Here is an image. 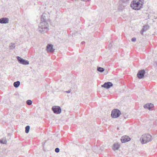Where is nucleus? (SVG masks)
I'll list each match as a JSON object with an SVG mask.
<instances>
[{
	"mask_svg": "<svg viewBox=\"0 0 157 157\" xmlns=\"http://www.w3.org/2000/svg\"><path fill=\"white\" fill-rule=\"evenodd\" d=\"M48 15L44 13L41 16V22L39 26L38 30L41 33L44 31H47L48 30V22H50Z\"/></svg>",
	"mask_w": 157,
	"mask_h": 157,
	"instance_id": "f257e3e1",
	"label": "nucleus"
},
{
	"mask_svg": "<svg viewBox=\"0 0 157 157\" xmlns=\"http://www.w3.org/2000/svg\"><path fill=\"white\" fill-rule=\"evenodd\" d=\"M144 0H133L131 2L130 6L135 10H139L142 8Z\"/></svg>",
	"mask_w": 157,
	"mask_h": 157,
	"instance_id": "f03ea898",
	"label": "nucleus"
},
{
	"mask_svg": "<svg viewBox=\"0 0 157 157\" xmlns=\"http://www.w3.org/2000/svg\"><path fill=\"white\" fill-rule=\"evenodd\" d=\"M142 144H146L152 140L151 136L149 134L143 135L140 139Z\"/></svg>",
	"mask_w": 157,
	"mask_h": 157,
	"instance_id": "7ed1b4c3",
	"label": "nucleus"
},
{
	"mask_svg": "<svg viewBox=\"0 0 157 157\" xmlns=\"http://www.w3.org/2000/svg\"><path fill=\"white\" fill-rule=\"evenodd\" d=\"M121 114L119 110L117 109H113L111 113V117L113 118H116L119 117Z\"/></svg>",
	"mask_w": 157,
	"mask_h": 157,
	"instance_id": "20e7f679",
	"label": "nucleus"
},
{
	"mask_svg": "<svg viewBox=\"0 0 157 157\" xmlns=\"http://www.w3.org/2000/svg\"><path fill=\"white\" fill-rule=\"evenodd\" d=\"M52 110L55 113L59 114L61 112V109L60 106H54L52 107Z\"/></svg>",
	"mask_w": 157,
	"mask_h": 157,
	"instance_id": "39448f33",
	"label": "nucleus"
},
{
	"mask_svg": "<svg viewBox=\"0 0 157 157\" xmlns=\"http://www.w3.org/2000/svg\"><path fill=\"white\" fill-rule=\"evenodd\" d=\"M17 58L18 62L21 64L26 65L29 64V61L24 59L19 56H17Z\"/></svg>",
	"mask_w": 157,
	"mask_h": 157,
	"instance_id": "423d86ee",
	"label": "nucleus"
},
{
	"mask_svg": "<svg viewBox=\"0 0 157 157\" xmlns=\"http://www.w3.org/2000/svg\"><path fill=\"white\" fill-rule=\"evenodd\" d=\"M145 73V71L144 69L141 70L138 72L137 76L139 79H141L144 77Z\"/></svg>",
	"mask_w": 157,
	"mask_h": 157,
	"instance_id": "0eeeda50",
	"label": "nucleus"
},
{
	"mask_svg": "<svg viewBox=\"0 0 157 157\" xmlns=\"http://www.w3.org/2000/svg\"><path fill=\"white\" fill-rule=\"evenodd\" d=\"M113 86V83L112 82H105L104 84L101 86V87L107 89H108L112 86Z\"/></svg>",
	"mask_w": 157,
	"mask_h": 157,
	"instance_id": "6e6552de",
	"label": "nucleus"
},
{
	"mask_svg": "<svg viewBox=\"0 0 157 157\" xmlns=\"http://www.w3.org/2000/svg\"><path fill=\"white\" fill-rule=\"evenodd\" d=\"M130 138L127 136H122L121 138V141L122 143H124L130 141Z\"/></svg>",
	"mask_w": 157,
	"mask_h": 157,
	"instance_id": "1a4fd4ad",
	"label": "nucleus"
},
{
	"mask_svg": "<svg viewBox=\"0 0 157 157\" xmlns=\"http://www.w3.org/2000/svg\"><path fill=\"white\" fill-rule=\"evenodd\" d=\"M47 50L49 52H52L55 49L53 48V45H52L48 44L47 47Z\"/></svg>",
	"mask_w": 157,
	"mask_h": 157,
	"instance_id": "9d476101",
	"label": "nucleus"
},
{
	"mask_svg": "<svg viewBox=\"0 0 157 157\" xmlns=\"http://www.w3.org/2000/svg\"><path fill=\"white\" fill-rule=\"evenodd\" d=\"M9 22V19L7 17H2L0 19V23L6 24Z\"/></svg>",
	"mask_w": 157,
	"mask_h": 157,
	"instance_id": "9b49d317",
	"label": "nucleus"
},
{
	"mask_svg": "<svg viewBox=\"0 0 157 157\" xmlns=\"http://www.w3.org/2000/svg\"><path fill=\"white\" fill-rule=\"evenodd\" d=\"M154 107L153 104L151 103L147 104L144 105V107L145 109H147L151 110Z\"/></svg>",
	"mask_w": 157,
	"mask_h": 157,
	"instance_id": "f8f14e48",
	"label": "nucleus"
},
{
	"mask_svg": "<svg viewBox=\"0 0 157 157\" xmlns=\"http://www.w3.org/2000/svg\"><path fill=\"white\" fill-rule=\"evenodd\" d=\"M149 28V26L147 25H145L144 26L143 28L140 31L141 34L143 35V33L144 32L146 31Z\"/></svg>",
	"mask_w": 157,
	"mask_h": 157,
	"instance_id": "ddd939ff",
	"label": "nucleus"
},
{
	"mask_svg": "<svg viewBox=\"0 0 157 157\" xmlns=\"http://www.w3.org/2000/svg\"><path fill=\"white\" fill-rule=\"evenodd\" d=\"M119 145L118 144H115L113 145V149L114 150H117L119 148Z\"/></svg>",
	"mask_w": 157,
	"mask_h": 157,
	"instance_id": "4468645a",
	"label": "nucleus"
},
{
	"mask_svg": "<svg viewBox=\"0 0 157 157\" xmlns=\"http://www.w3.org/2000/svg\"><path fill=\"white\" fill-rule=\"evenodd\" d=\"M20 82L19 81H17L14 82L13 86L16 88H17L20 85Z\"/></svg>",
	"mask_w": 157,
	"mask_h": 157,
	"instance_id": "2eb2a0df",
	"label": "nucleus"
},
{
	"mask_svg": "<svg viewBox=\"0 0 157 157\" xmlns=\"http://www.w3.org/2000/svg\"><path fill=\"white\" fill-rule=\"evenodd\" d=\"M14 43H11L9 45L10 48V50H12L14 49L15 48L14 45Z\"/></svg>",
	"mask_w": 157,
	"mask_h": 157,
	"instance_id": "dca6fc26",
	"label": "nucleus"
},
{
	"mask_svg": "<svg viewBox=\"0 0 157 157\" xmlns=\"http://www.w3.org/2000/svg\"><path fill=\"white\" fill-rule=\"evenodd\" d=\"M97 70L100 72H102L104 71L105 69L103 68L98 67H97Z\"/></svg>",
	"mask_w": 157,
	"mask_h": 157,
	"instance_id": "f3484780",
	"label": "nucleus"
},
{
	"mask_svg": "<svg viewBox=\"0 0 157 157\" xmlns=\"http://www.w3.org/2000/svg\"><path fill=\"white\" fill-rule=\"evenodd\" d=\"M30 127L29 125L27 126L25 128V132L28 133L29 132Z\"/></svg>",
	"mask_w": 157,
	"mask_h": 157,
	"instance_id": "a211bd4d",
	"label": "nucleus"
},
{
	"mask_svg": "<svg viewBox=\"0 0 157 157\" xmlns=\"http://www.w3.org/2000/svg\"><path fill=\"white\" fill-rule=\"evenodd\" d=\"M98 148H99L97 147L94 146V147H93L92 150H93L94 151L95 153H98L99 152H98L96 150H95L96 149H98Z\"/></svg>",
	"mask_w": 157,
	"mask_h": 157,
	"instance_id": "6ab92c4d",
	"label": "nucleus"
},
{
	"mask_svg": "<svg viewBox=\"0 0 157 157\" xmlns=\"http://www.w3.org/2000/svg\"><path fill=\"white\" fill-rule=\"evenodd\" d=\"M32 101L31 100H28L26 101L27 104L29 105H31L32 104Z\"/></svg>",
	"mask_w": 157,
	"mask_h": 157,
	"instance_id": "aec40b11",
	"label": "nucleus"
},
{
	"mask_svg": "<svg viewBox=\"0 0 157 157\" xmlns=\"http://www.w3.org/2000/svg\"><path fill=\"white\" fill-rule=\"evenodd\" d=\"M118 8L120 10H122L124 9V6H123L122 5H119L118 6Z\"/></svg>",
	"mask_w": 157,
	"mask_h": 157,
	"instance_id": "412c9836",
	"label": "nucleus"
},
{
	"mask_svg": "<svg viewBox=\"0 0 157 157\" xmlns=\"http://www.w3.org/2000/svg\"><path fill=\"white\" fill-rule=\"evenodd\" d=\"M59 149L58 148H56L55 149V151L56 153H58L59 151Z\"/></svg>",
	"mask_w": 157,
	"mask_h": 157,
	"instance_id": "4be33fe9",
	"label": "nucleus"
},
{
	"mask_svg": "<svg viewBox=\"0 0 157 157\" xmlns=\"http://www.w3.org/2000/svg\"><path fill=\"white\" fill-rule=\"evenodd\" d=\"M136 39L135 37H133L131 39V41L132 42H135L136 41Z\"/></svg>",
	"mask_w": 157,
	"mask_h": 157,
	"instance_id": "5701e85b",
	"label": "nucleus"
},
{
	"mask_svg": "<svg viewBox=\"0 0 157 157\" xmlns=\"http://www.w3.org/2000/svg\"><path fill=\"white\" fill-rule=\"evenodd\" d=\"M71 90L70 89L69 90L65 91V92L67 93H69L71 92Z\"/></svg>",
	"mask_w": 157,
	"mask_h": 157,
	"instance_id": "b1692460",
	"label": "nucleus"
},
{
	"mask_svg": "<svg viewBox=\"0 0 157 157\" xmlns=\"http://www.w3.org/2000/svg\"><path fill=\"white\" fill-rule=\"evenodd\" d=\"M121 0L123 2H125L127 1H129V0Z\"/></svg>",
	"mask_w": 157,
	"mask_h": 157,
	"instance_id": "393cba45",
	"label": "nucleus"
},
{
	"mask_svg": "<svg viewBox=\"0 0 157 157\" xmlns=\"http://www.w3.org/2000/svg\"><path fill=\"white\" fill-rule=\"evenodd\" d=\"M0 143L1 144H4L5 143L2 140H0Z\"/></svg>",
	"mask_w": 157,
	"mask_h": 157,
	"instance_id": "a878e982",
	"label": "nucleus"
},
{
	"mask_svg": "<svg viewBox=\"0 0 157 157\" xmlns=\"http://www.w3.org/2000/svg\"><path fill=\"white\" fill-rule=\"evenodd\" d=\"M85 42L84 41H82L81 42V44H83L85 43Z\"/></svg>",
	"mask_w": 157,
	"mask_h": 157,
	"instance_id": "bb28decb",
	"label": "nucleus"
},
{
	"mask_svg": "<svg viewBox=\"0 0 157 157\" xmlns=\"http://www.w3.org/2000/svg\"><path fill=\"white\" fill-rule=\"evenodd\" d=\"M112 44H110L109 45V47H111L112 46Z\"/></svg>",
	"mask_w": 157,
	"mask_h": 157,
	"instance_id": "cd10ccee",
	"label": "nucleus"
},
{
	"mask_svg": "<svg viewBox=\"0 0 157 157\" xmlns=\"http://www.w3.org/2000/svg\"><path fill=\"white\" fill-rule=\"evenodd\" d=\"M155 63H156V66H157V61H156L155 62Z\"/></svg>",
	"mask_w": 157,
	"mask_h": 157,
	"instance_id": "c85d7f7f",
	"label": "nucleus"
},
{
	"mask_svg": "<svg viewBox=\"0 0 157 157\" xmlns=\"http://www.w3.org/2000/svg\"><path fill=\"white\" fill-rule=\"evenodd\" d=\"M75 34H73L72 36H75Z\"/></svg>",
	"mask_w": 157,
	"mask_h": 157,
	"instance_id": "c756f323",
	"label": "nucleus"
},
{
	"mask_svg": "<svg viewBox=\"0 0 157 157\" xmlns=\"http://www.w3.org/2000/svg\"><path fill=\"white\" fill-rule=\"evenodd\" d=\"M76 33H77V32H76Z\"/></svg>",
	"mask_w": 157,
	"mask_h": 157,
	"instance_id": "7c9ffc66",
	"label": "nucleus"
}]
</instances>
